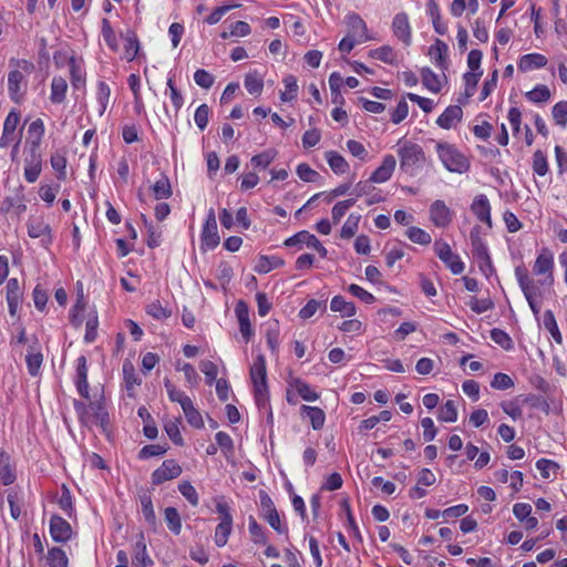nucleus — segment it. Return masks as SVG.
Masks as SVG:
<instances>
[{"label":"nucleus","mask_w":567,"mask_h":567,"mask_svg":"<svg viewBox=\"0 0 567 567\" xmlns=\"http://www.w3.org/2000/svg\"><path fill=\"white\" fill-rule=\"evenodd\" d=\"M74 408L83 424H95L103 432L107 431L109 412L102 401L90 402L87 405L83 402L74 401Z\"/></svg>","instance_id":"f257e3e1"},{"label":"nucleus","mask_w":567,"mask_h":567,"mask_svg":"<svg viewBox=\"0 0 567 567\" xmlns=\"http://www.w3.org/2000/svg\"><path fill=\"white\" fill-rule=\"evenodd\" d=\"M400 167L409 175H414L425 163L422 147L415 143L404 142L398 150Z\"/></svg>","instance_id":"f03ea898"},{"label":"nucleus","mask_w":567,"mask_h":567,"mask_svg":"<svg viewBox=\"0 0 567 567\" xmlns=\"http://www.w3.org/2000/svg\"><path fill=\"white\" fill-rule=\"evenodd\" d=\"M250 379L255 389L256 403L265 408L268 404V385L266 359L262 354H258L250 367Z\"/></svg>","instance_id":"7ed1b4c3"},{"label":"nucleus","mask_w":567,"mask_h":567,"mask_svg":"<svg viewBox=\"0 0 567 567\" xmlns=\"http://www.w3.org/2000/svg\"><path fill=\"white\" fill-rule=\"evenodd\" d=\"M16 64L18 69L10 71L8 74V90L11 99L14 102H20L27 86L24 73L30 74L34 65L27 60H19Z\"/></svg>","instance_id":"20e7f679"},{"label":"nucleus","mask_w":567,"mask_h":567,"mask_svg":"<svg viewBox=\"0 0 567 567\" xmlns=\"http://www.w3.org/2000/svg\"><path fill=\"white\" fill-rule=\"evenodd\" d=\"M436 151L444 167L454 173H464L468 169L467 158L453 145L437 143Z\"/></svg>","instance_id":"39448f33"},{"label":"nucleus","mask_w":567,"mask_h":567,"mask_svg":"<svg viewBox=\"0 0 567 567\" xmlns=\"http://www.w3.org/2000/svg\"><path fill=\"white\" fill-rule=\"evenodd\" d=\"M182 474V467L176 463L175 460H166L162 465L155 470L152 474V483L159 485L165 481H169L178 477Z\"/></svg>","instance_id":"423d86ee"},{"label":"nucleus","mask_w":567,"mask_h":567,"mask_svg":"<svg viewBox=\"0 0 567 567\" xmlns=\"http://www.w3.org/2000/svg\"><path fill=\"white\" fill-rule=\"evenodd\" d=\"M19 122V113L11 111L3 123L0 147H8L11 143L17 142L18 138H21L20 134L16 132Z\"/></svg>","instance_id":"0eeeda50"},{"label":"nucleus","mask_w":567,"mask_h":567,"mask_svg":"<svg viewBox=\"0 0 567 567\" xmlns=\"http://www.w3.org/2000/svg\"><path fill=\"white\" fill-rule=\"evenodd\" d=\"M50 534L54 542L66 543L72 537V527L64 518L53 515L50 519Z\"/></svg>","instance_id":"6e6552de"},{"label":"nucleus","mask_w":567,"mask_h":567,"mask_svg":"<svg viewBox=\"0 0 567 567\" xmlns=\"http://www.w3.org/2000/svg\"><path fill=\"white\" fill-rule=\"evenodd\" d=\"M348 33L352 38L358 40V43H363L371 40L368 34V28L362 18L355 13L348 16L347 18Z\"/></svg>","instance_id":"1a4fd4ad"},{"label":"nucleus","mask_w":567,"mask_h":567,"mask_svg":"<svg viewBox=\"0 0 567 567\" xmlns=\"http://www.w3.org/2000/svg\"><path fill=\"white\" fill-rule=\"evenodd\" d=\"M430 218L437 227H445L452 221V213L442 200H435L430 207Z\"/></svg>","instance_id":"9d476101"},{"label":"nucleus","mask_w":567,"mask_h":567,"mask_svg":"<svg viewBox=\"0 0 567 567\" xmlns=\"http://www.w3.org/2000/svg\"><path fill=\"white\" fill-rule=\"evenodd\" d=\"M29 236L32 238H39L40 244L48 246L51 244V228L40 218H32L28 225Z\"/></svg>","instance_id":"9b49d317"},{"label":"nucleus","mask_w":567,"mask_h":567,"mask_svg":"<svg viewBox=\"0 0 567 567\" xmlns=\"http://www.w3.org/2000/svg\"><path fill=\"white\" fill-rule=\"evenodd\" d=\"M471 210L480 221L486 224L489 228L492 227L491 205L485 195L481 194L474 198Z\"/></svg>","instance_id":"f8f14e48"},{"label":"nucleus","mask_w":567,"mask_h":567,"mask_svg":"<svg viewBox=\"0 0 567 567\" xmlns=\"http://www.w3.org/2000/svg\"><path fill=\"white\" fill-rule=\"evenodd\" d=\"M392 29L394 35L404 44L411 43V27L406 13L401 12L393 18Z\"/></svg>","instance_id":"ddd939ff"},{"label":"nucleus","mask_w":567,"mask_h":567,"mask_svg":"<svg viewBox=\"0 0 567 567\" xmlns=\"http://www.w3.org/2000/svg\"><path fill=\"white\" fill-rule=\"evenodd\" d=\"M396 165V159L393 155L384 156L382 164L372 173L370 181L373 183H384L389 181L393 174Z\"/></svg>","instance_id":"4468645a"},{"label":"nucleus","mask_w":567,"mask_h":567,"mask_svg":"<svg viewBox=\"0 0 567 567\" xmlns=\"http://www.w3.org/2000/svg\"><path fill=\"white\" fill-rule=\"evenodd\" d=\"M41 173V159L35 152V147H31L30 157L25 158L24 177L29 183H34Z\"/></svg>","instance_id":"2eb2a0df"},{"label":"nucleus","mask_w":567,"mask_h":567,"mask_svg":"<svg viewBox=\"0 0 567 567\" xmlns=\"http://www.w3.org/2000/svg\"><path fill=\"white\" fill-rule=\"evenodd\" d=\"M236 316L239 322V330L246 341L252 336V329L249 321V310L247 305L244 301H239L235 308Z\"/></svg>","instance_id":"dca6fc26"},{"label":"nucleus","mask_w":567,"mask_h":567,"mask_svg":"<svg viewBox=\"0 0 567 567\" xmlns=\"http://www.w3.org/2000/svg\"><path fill=\"white\" fill-rule=\"evenodd\" d=\"M463 116V111L458 105H450L437 118L436 123L442 128L449 130L460 122Z\"/></svg>","instance_id":"f3484780"},{"label":"nucleus","mask_w":567,"mask_h":567,"mask_svg":"<svg viewBox=\"0 0 567 567\" xmlns=\"http://www.w3.org/2000/svg\"><path fill=\"white\" fill-rule=\"evenodd\" d=\"M203 241L208 247H216L219 244V237L217 236L215 213L213 209L209 212L207 221L204 226Z\"/></svg>","instance_id":"a211bd4d"},{"label":"nucleus","mask_w":567,"mask_h":567,"mask_svg":"<svg viewBox=\"0 0 567 567\" xmlns=\"http://www.w3.org/2000/svg\"><path fill=\"white\" fill-rule=\"evenodd\" d=\"M76 388L83 398L89 399L87 367L83 355L78 359Z\"/></svg>","instance_id":"6ab92c4d"},{"label":"nucleus","mask_w":567,"mask_h":567,"mask_svg":"<svg viewBox=\"0 0 567 567\" xmlns=\"http://www.w3.org/2000/svg\"><path fill=\"white\" fill-rule=\"evenodd\" d=\"M285 245L286 246L306 245L307 248H321L318 238L313 234H310L307 230H302V231L296 234L295 236L286 239Z\"/></svg>","instance_id":"aec40b11"},{"label":"nucleus","mask_w":567,"mask_h":567,"mask_svg":"<svg viewBox=\"0 0 567 567\" xmlns=\"http://www.w3.org/2000/svg\"><path fill=\"white\" fill-rule=\"evenodd\" d=\"M447 45L440 39L430 47L429 54L434 64L440 69H446Z\"/></svg>","instance_id":"412c9836"},{"label":"nucleus","mask_w":567,"mask_h":567,"mask_svg":"<svg viewBox=\"0 0 567 567\" xmlns=\"http://www.w3.org/2000/svg\"><path fill=\"white\" fill-rule=\"evenodd\" d=\"M546 63L547 59L545 55L538 53H530L522 56L518 63V69L522 72H527L534 69L543 68L546 65Z\"/></svg>","instance_id":"4be33fe9"},{"label":"nucleus","mask_w":567,"mask_h":567,"mask_svg":"<svg viewBox=\"0 0 567 567\" xmlns=\"http://www.w3.org/2000/svg\"><path fill=\"white\" fill-rule=\"evenodd\" d=\"M553 256L550 254L543 252L537 257L533 271L535 275H547L550 281H553Z\"/></svg>","instance_id":"5701e85b"},{"label":"nucleus","mask_w":567,"mask_h":567,"mask_svg":"<svg viewBox=\"0 0 567 567\" xmlns=\"http://www.w3.org/2000/svg\"><path fill=\"white\" fill-rule=\"evenodd\" d=\"M439 258L450 268L454 275L464 270V264L453 250H439Z\"/></svg>","instance_id":"b1692460"},{"label":"nucleus","mask_w":567,"mask_h":567,"mask_svg":"<svg viewBox=\"0 0 567 567\" xmlns=\"http://www.w3.org/2000/svg\"><path fill=\"white\" fill-rule=\"evenodd\" d=\"M125 44H124V59L128 62L133 61L138 51H140V42L133 31L127 30L125 34L122 35Z\"/></svg>","instance_id":"393cba45"},{"label":"nucleus","mask_w":567,"mask_h":567,"mask_svg":"<svg viewBox=\"0 0 567 567\" xmlns=\"http://www.w3.org/2000/svg\"><path fill=\"white\" fill-rule=\"evenodd\" d=\"M284 265V260L277 256L260 255L255 266V270L259 274H267Z\"/></svg>","instance_id":"a878e982"},{"label":"nucleus","mask_w":567,"mask_h":567,"mask_svg":"<svg viewBox=\"0 0 567 567\" xmlns=\"http://www.w3.org/2000/svg\"><path fill=\"white\" fill-rule=\"evenodd\" d=\"M301 412L309 417L313 430L322 429V426L324 424L326 415H324V412L320 408L302 405Z\"/></svg>","instance_id":"bb28decb"},{"label":"nucleus","mask_w":567,"mask_h":567,"mask_svg":"<svg viewBox=\"0 0 567 567\" xmlns=\"http://www.w3.org/2000/svg\"><path fill=\"white\" fill-rule=\"evenodd\" d=\"M330 309L334 312H340L344 317H352L355 315V306L353 302H348L342 296L332 298Z\"/></svg>","instance_id":"cd10ccee"},{"label":"nucleus","mask_w":567,"mask_h":567,"mask_svg":"<svg viewBox=\"0 0 567 567\" xmlns=\"http://www.w3.org/2000/svg\"><path fill=\"white\" fill-rule=\"evenodd\" d=\"M66 89L68 84L63 78H53L51 83V101L56 104L62 103L65 99Z\"/></svg>","instance_id":"c85d7f7f"},{"label":"nucleus","mask_w":567,"mask_h":567,"mask_svg":"<svg viewBox=\"0 0 567 567\" xmlns=\"http://www.w3.org/2000/svg\"><path fill=\"white\" fill-rule=\"evenodd\" d=\"M28 371L31 375L35 377L39 373L41 364L43 362L42 353L37 350L33 346L30 347V350L25 357Z\"/></svg>","instance_id":"c756f323"},{"label":"nucleus","mask_w":567,"mask_h":567,"mask_svg":"<svg viewBox=\"0 0 567 567\" xmlns=\"http://www.w3.org/2000/svg\"><path fill=\"white\" fill-rule=\"evenodd\" d=\"M244 84L250 94L259 95L264 87V79L257 71H252L246 75Z\"/></svg>","instance_id":"7c9ffc66"},{"label":"nucleus","mask_w":567,"mask_h":567,"mask_svg":"<svg viewBox=\"0 0 567 567\" xmlns=\"http://www.w3.org/2000/svg\"><path fill=\"white\" fill-rule=\"evenodd\" d=\"M326 158L328 161L330 168L336 174H344L349 169V164L337 152H333V151L327 152Z\"/></svg>","instance_id":"2f4dec72"},{"label":"nucleus","mask_w":567,"mask_h":567,"mask_svg":"<svg viewBox=\"0 0 567 567\" xmlns=\"http://www.w3.org/2000/svg\"><path fill=\"white\" fill-rule=\"evenodd\" d=\"M182 409H183V412L185 414L187 422L192 426H194L196 429H200L204 426V421H203L202 414L197 411V409H195L192 400L187 401L186 404L182 406Z\"/></svg>","instance_id":"473e14b6"},{"label":"nucleus","mask_w":567,"mask_h":567,"mask_svg":"<svg viewBox=\"0 0 567 567\" xmlns=\"http://www.w3.org/2000/svg\"><path fill=\"white\" fill-rule=\"evenodd\" d=\"M140 502L142 506V513L145 520L151 525H156V515L153 508L152 497L148 493H144L140 496Z\"/></svg>","instance_id":"72a5a7b5"},{"label":"nucleus","mask_w":567,"mask_h":567,"mask_svg":"<svg viewBox=\"0 0 567 567\" xmlns=\"http://www.w3.org/2000/svg\"><path fill=\"white\" fill-rule=\"evenodd\" d=\"M146 312L156 320H165L172 316V309L163 306L159 301L147 305Z\"/></svg>","instance_id":"f704fd0d"},{"label":"nucleus","mask_w":567,"mask_h":567,"mask_svg":"<svg viewBox=\"0 0 567 567\" xmlns=\"http://www.w3.org/2000/svg\"><path fill=\"white\" fill-rule=\"evenodd\" d=\"M47 560L50 567H68L69 561L65 551L59 547L49 549Z\"/></svg>","instance_id":"c9c22d12"},{"label":"nucleus","mask_w":567,"mask_h":567,"mask_svg":"<svg viewBox=\"0 0 567 567\" xmlns=\"http://www.w3.org/2000/svg\"><path fill=\"white\" fill-rule=\"evenodd\" d=\"M164 514L169 530L178 535L182 530V520L177 509L175 507H167Z\"/></svg>","instance_id":"e433bc0d"},{"label":"nucleus","mask_w":567,"mask_h":567,"mask_svg":"<svg viewBox=\"0 0 567 567\" xmlns=\"http://www.w3.org/2000/svg\"><path fill=\"white\" fill-rule=\"evenodd\" d=\"M284 84L286 90L281 92L280 99L282 102H291L298 92L297 79L293 75H288L284 79Z\"/></svg>","instance_id":"4c0bfd02"},{"label":"nucleus","mask_w":567,"mask_h":567,"mask_svg":"<svg viewBox=\"0 0 567 567\" xmlns=\"http://www.w3.org/2000/svg\"><path fill=\"white\" fill-rule=\"evenodd\" d=\"M543 323L545 329L551 334L553 339L557 343H561V334L558 330V326L551 310L545 311Z\"/></svg>","instance_id":"58836bf2"},{"label":"nucleus","mask_w":567,"mask_h":567,"mask_svg":"<svg viewBox=\"0 0 567 567\" xmlns=\"http://www.w3.org/2000/svg\"><path fill=\"white\" fill-rule=\"evenodd\" d=\"M152 190L156 199H165L172 196L171 183L166 176H162L153 186Z\"/></svg>","instance_id":"ea45409f"},{"label":"nucleus","mask_w":567,"mask_h":567,"mask_svg":"<svg viewBox=\"0 0 567 567\" xmlns=\"http://www.w3.org/2000/svg\"><path fill=\"white\" fill-rule=\"evenodd\" d=\"M422 83L432 92H439L441 90V82L439 76L429 68H425L421 72Z\"/></svg>","instance_id":"a19ab883"},{"label":"nucleus","mask_w":567,"mask_h":567,"mask_svg":"<svg viewBox=\"0 0 567 567\" xmlns=\"http://www.w3.org/2000/svg\"><path fill=\"white\" fill-rule=\"evenodd\" d=\"M231 529H233V523L220 522L217 525L214 539H215V544L218 547H223L226 545V543L228 540V536L231 533Z\"/></svg>","instance_id":"79ce46f5"},{"label":"nucleus","mask_w":567,"mask_h":567,"mask_svg":"<svg viewBox=\"0 0 567 567\" xmlns=\"http://www.w3.org/2000/svg\"><path fill=\"white\" fill-rule=\"evenodd\" d=\"M277 152L274 150H268L260 154H257L251 157V164L257 168H266L268 167L272 161L276 158Z\"/></svg>","instance_id":"37998d69"},{"label":"nucleus","mask_w":567,"mask_h":567,"mask_svg":"<svg viewBox=\"0 0 567 567\" xmlns=\"http://www.w3.org/2000/svg\"><path fill=\"white\" fill-rule=\"evenodd\" d=\"M408 237L415 244L426 246L431 244V235L417 227H410L406 230Z\"/></svg>","instance_id":"c03bdc74"},{"label":"nucleus","mask_w":567,"mask_h":567,"mask_svg":"<svg viewBox=\"0 0 567 567\" xmlns=\"http://www.w3.org/2000/svg\"><path fill=\"white\" fill-rule=\"evenodd\" d=\"M319 309L326 310V301H318L316 299L309 300L305 307H302L299 311V317L301 319L311 318Z\"/></svg>","instance_id":"a18cd8bd"},{"label":"nucleus","mask_w":567,"mask_h":567,"mask_svg":"<svg viewBox=\"0 0 567 567\" xmlns=\"http://www.w3.org/2000/svg\"><path fill=\"white\" fill-rule=\"evenodd\" d=\"M69 65H70L72 85L75 89L82 87L85 83V80H84V76H83L80 65L76 63V60L74 58H71L69 61Z\"/></svg>","instance_id":"49530a36"},{"label":"nucleus","mask_w":567,"mask_h":567,"mask_svg":"<svg viewBox=\"0 0 567 567\" xmlns=\"http://www.w3.org/2000/svg\"><path fill=\"white\" fill-rule=\"evenodd\" d=\"M28 133L30 137L33 138L32 147H35V152H38L40 140L44 133V125L42 120L38 118L33 121L28 128Z\"/></svg>","instance_id":"de8ad7c7"},{"label":"nucleus","mask_w":567,"mask_h":567,"mask_svg":"<svg viewBox=\"0 0 567 567\" xmlns=\"http://www.w3.org/2000/svg\"><path fill=\"white\" fill-rule=\"evenodd\" d=\"M439 420L443 422H455L457 420V410L454 401L449 400L445 402L440 410Z\"/></svg>","instance_id":"09e8293b"},{"label":"nucleus","mask_w":567,"mask_h":567,"mask_svg":"<svg viewBox=\"0 0 567 567\" xmlns=\"http://www.w3.org/2000/svg\"><path fill=\"white\" fill-rule=\"evenodd\" d=\"M249 533L251 536V540L255 544L265 545L267 543V537L261 528V526L257 523V520L249 516Z\"/></svg>","instance_id":"8fccbe9b"},{"label":"nucleus","mask_w":567,"mask_h":567,"mask_svg":"<svg viewBox=\"0 0 567 567\" xmlns=\"http://www.w3.org/2000/svg\"><path fill=\"white\" fill-rule=\"evenodd\" d=\"M164 384H165L167 394L173 402H178L181 404V406H183L186 404L187 401L190 400L187 395H185L184 392L178 391L175 388V385L171 382L169 379H165Z\"/></svg>","instance_id":"3c124183"},{"label":"nucleus","mask_w":567,"mask_h":567,"mask_svg":"<svg viewBox=\"0 0 567 567\" xmlns=\"http://www.w3.org/2000/svg\"><path fill=\"white\" fill-rule=\"evenodd\" d=\"M370 55L377 60L383 61L385 63H393L395 61V53L393 49L389 45H384L378 49H374L370 52Z\"/></svg>","instance_id":"603ef678"},{"label":"nucleus","mask_w":567,"mask_h":567,"mask_svg":"<svg viewBox=\"0 0 567 567\" xmlns=\"http://www.w3.org/2000/svg\"><path fill=\"white\" fill-rule=\"evenodd\" d=\"M110 95H111L110 87L104 82H100L97 85V93H96V99L100 104V110H99L100 115L104 114V112L107 107L109 101H110Z\"/></svg>","instance_id":"864d4df0"},{"label":"nucleus","mask_w":567,"mask_h":567,"mask_svg":"<svg viewBox=\"0 0 567 567\" xmlns=\"http://www.w3.org/2000/svg\"><path fill=\"white\" fill-rule=\"evenodd\" d=\"M482 76V71L480 72H467L464 74V82H465V95L467 97H471L474 95L476 85L480 81V78Z\"/></svg>","instance_id":"5fc2aeb1"},{"label":"nucleus","mask_w":567,"mask_h":567,"mask_svg":"<svg viewBox=\"0 0 567 567\" xmlns=\"http://www.w3.org/2000/svg\"><path fill=\"white\" fill-rule=\"evenodd\" d=\"M178 491L193 505H198L199 497L195 487L187 481L179 483Z\"/></svg>","instance_id":"6e6d98bb"},{"label":"nucleus","mask_w":567,"mask_h":567,"mask_svg":"<svg viewBox=\"0 0 567 567\" xmlns=\"http://www.w3.org/2000/svg\"><path fill=\"white\" fill-rule=\"evenodd\" d=\"M529 101L535 103L546 102L550 97V91L546 85H538L534 90L526 93Z\"/></svg>","instance_id":"4d7b16f0"},{"label":"nucleus","mask_w":567,"mask_h":567,"mask_svg":"<svg viewBox=\"0 0 567 567\" xmlns=\"http://www.w3.org/2000/svg\"><path fill=\"white\" fill-rule=\"evenodd\" d=\"M553 117L557 125L565 127L567 124V101H560L553 107Z\"/></svg>","instance_id":"13d9d810"},{"label":"nucleus","mask_w":567,"mask_h":567,"mask_svg":"<svg viewBox=\"0 0 567 567\" xmlns=\"http://www.w3.org/2000/svg\"><path fill=\"white\" fill-rule=\"evenodd\" d=\"M491 338L495 343H497L505 350H509L513 348V341L511 337L501 329L494 328L491 331Z\"/></svg>","instance_id":"bf43d9fd"},{"label":"nucleus","mask_w":567,"mask_h":567,"mask_svg":"<svg viewBox=\"0 0 567 567\" xmlns=\"http://www.w3.org/2000/svg\"><path fill=\"white\" fill-rule=\"evenodd\" d=\"M533 171L539 176H545L548 172L547 159L542 151H536L533 155Z\"/></svg>","instance_id":"052dcab7"},{"label":"nucleus","mask_w":567,"mask_h":567,"mask_svg":"<svg viewBox=\"0 0 567 567\" xmlns=\"http://www.w3.org/2000/svg\"><path fill=\"white\" fill-rule=\"evenodd\" d=\"M354 199H347L337 203L332 208V219L334 223H339L340 219L346 215L347 210L354 205Z\"/></svg>","instance_id":"680f3d73"},{"label":"nucleus","mask_w":567,"mask_h":567,"mask_svg":"<svg viewBox=\"0 0 567 567\" xmlns=\"http://www.w3.org/2000/svg\"><path fill=\"white\" fill-rule=\"evenodd\" d=\"M194 81L197 85L203 89H209L213 86L215 79L214 76L207 72L206 70L199 69L194 74Z\"/></svg>","instance_id":"e2e57ef3"},{"label":"nucleus","mask_w":567,"mask_h":567,"mask_svg":"<svg viewBox=\"0 0 567 567\" xmlns=\"http://www.w3.org/2000/svg\"><path fill=\"white\" fill-rule=\"evenodd\" d=\"M491 386L497 390H507L514 386V381L509 375L498 372L494 375Z\"/></svg>","instance_id":"0e129e2a"},{"label":"nucleus","mask_w":567,"mask_h":567,"mask_svg":"<svg viewBox=\"0 0 567 567\" xmlns=\"http://www.w3.org/2000/svg\"><path fill=\"white\" fill-rule=\"evenodd\" d=\"M194 120L199 130H205L209 120V107L207 104H202L197 107Z\"/></svg>","instance_id":"69168bd1"},{"label":"nucleus","mask_w":567,"mask_h":567,"mask_svg":"<svg viewBox=\"0 0 567 567\" xmlns=\"http://www.w3.org/2000/svg\"><path fill=\"white\" fill-rule=\"evenodd\" d=\"M296 390L298 394L305 400V401H316L319 395L310 388V385L302 381L296 382Z\"/></svg>","instance_id":"338daca9"},{"label":"nucleus","mask_w":567,"mask_h":567,"mask_svg":"<svg viewBox=\"0 0 567 567\" xmlns=\"http://www.w3.org/2000/svg\"><path fill=\"white\" fill-rule=\"evenodd\" d=\"M297 174L300 179L308 183H313L319 177V174L305 163L298 165Z\"/></svg>","instance_id":"774afa93"}]
</instances>
